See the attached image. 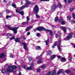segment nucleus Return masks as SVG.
Here are the masks:
<instances>
[{
  "label": "nucleus",
  "instance_id": "f257e3e1",
  "mask_svg": "<svg viewBox=\"0 0 75 75\" xmlns=\"http://www.w3.org/2000/svg\"><path fill=\"white\" fill-rule=\"evenodd\" d=\"M17 68V66L14 65H11L8 66L7 69L8 72H15L16 71L13 70L14 69H16Z\"/></svg>",
  "mask_w": 75,
  "mask_h": 75
},
{
  "label": "nucleus",
  "instance_id": "f03ea898",
  "mask_svg": "<svg viewBox=\"0 0 75 75\" xmlns=\"http://www.w3.org/2000/svg\"><path fill=\"white\" fill-rule=\"evenodd\" d=\"M7 27L10 30H12L13 31L14 33H17V31L16 30H17L19 28L18 27H15L13 28H12L11 27H10V26H9L8 25H6Z\"/></svg>",
  "mask_w": 75,
  "mask_h": 75
},
{
  "label": "nucleus",
  "instance_id": "7ed1b4c3",
  "mask_svg": "<svg viewBox=\"0 0 75 75\" xmlns=\"http://www.w3.org/2000/svg\"><path fill=\"white\" fill-rule=\"evenodd\" d=\"M26 3L23 6L21 7V8L20 9V10H23V8H24L25 7H28V5L30 4V2L28 1V0H26Z\"/></svg>",
  "mask_w": 75,
  "mask_h": 75
},
{
  "label": "nucleus",
  "instance_id": "20e7f679",
  "mask_svg": "<svg viewBox=\"0 0 75 75\" xmlns=\"http://www.w3.org/2000/svg\"><path fill=\"white\" fill-rule=\"evenodd\" d=\"M61 40H59L58 42H56L54 44V46H57V44L58 43H59L57 46V47H58V50H59V51H61Z\"/></svg>",
  "mask_w": 75,
  "mask_h": 75
},
{
  "label": "nucleus",
  "instance_id": "39448f33",
  "mask_svg": "<svg viewBox=\"0 0 75 75\" xmlns=\"http://www.w3.org/2000/svg\"><path fill=\"white\" fill-rule=\"evenodd\" d=\"M73 34V33H69V36H67V38H65L64 39V40H67V39L68 40H70V39L72 38V35Z\"/></svg>",
  "mask_w": 75,
  "mask_h": 75
},
{
  "label": "nucleus",
  "instance_id": "423d86ee",
  "mask_svg": "<svg viewBox=\"0 0 75 75\" xmlns=\"http://www.w3.org/2000/svg\"><path fill=\"white\" fill-rule=\"evenodd\" d=\"M59 21L61 23V24L62 25H65V21L62 18H60V19H59Z\"/></svg>",
  "mask_w": 75,
  "mask_h": 75
},
{
  "label": "nucleus",
  "instance_id": "0eeeda50",
  "mask_svg": "<svg viewBox=\"0 0 75 75\" xmlns=\"http://www.w3.org/2000/svg\"><path fill=\"white\" fill-rule=\"evenodd\" d=\"M44 28L41 27H40L38 28L37 29L34 30V31H36L37 30H38L39 31H41L42 30H44Z\"/></svg>",
  "mask_w": 75,
  "mask_h": 75
},
{
  "label": "nucleus",
  "instance_id": "6e6552de",
  "mask_svg": "<svg viewBox=\"0 0 75 75\" xmlns=\"http://www.w3.org/2000/svg\"><path fill=\"white\" fill-rule=\"evenodd\" d=\"M34 11L36 14L38 13V5H36L35 6Z\"/></svg>",
  "mask_w": 75,
  "mask_h": 75
},
{
  "label": "nucleus",
  "instance_id": "1a4fd4ad",
  "mask_svg": "<svg viewBox=\"0 0 75 75\" xmlns=\"http://www.w3.org/2000/svg\"><path fill=\"white\" fill-rule=\"evenodd\" d=\"M46 33L48 32H50V35L51 36H52L53 35V33L52 32V30L48 29H47L44 28V30Z\"/></svg>",
  "mask_w": 75,
  "mask_h": 75
},
{
  "label": "nucleus",
  "instance_id": "9d476101",
  "mask_svg": "<svg viewBox=\"0 0 75 75\" xmlns=\"http://www.w3.org/2000/svg\"><path fill=\"white\" fill-rule=\"evenodd\" d=\"M22 45H24L23 46V48L25 50H27V49H28V48H27V43H25L23 42L22 43Z\"/></svg>",
  "mask_w": 75,
  "mask_h": 75
},
{
  "label": "nucleus",
  "instance_id": "9b49d317",
  "mask_svg": "<svg viewBox=\"0 0 75 75\" xmlns=\"http://www.w3.org/2000/svg\"><path fill=\"white\" fill-rule=\"evenodd\" d=\"M24 69L26 70H32V67L30 66V67H26L25 66H24Z\"/></svg>",
  "mask_w": 75,
  "mask_h": 75
},
{
  "label": "nucleus",
  "instance_id": "f8f14e48",
  "mask_svg": "<svg viewBox=\"0 0 75 75\" xmlns=\"http://www.w3.org/2000/svg\"><path fill=\"white\" fill-rule=\"evenodd\" d=\"M55 71L53 70L52 72V74H51L50 72H49L48 74H46V75H55Z\"/></svg>",
  "mask_w": 75,
  "mask_h": 75
},
{
  "label": "nucleus",
  "instance_id": "ddd939ff",
  "mask_svg": "<svg viewBox=\"0 0 75 75\" xmlns=\"http://www.w3.org/2000/svg\"><path fill=\"white\" fill-rule=\"evenodd\" d=\"M61 28L62 29L64 33L67 32V28L65 27L62 26L61 27Z\"/></svg>",
  "mask_w": 75,
  "mask_h": 75
},
{
  "label": "nucleus",
  "instance_id": "4468645a",
  "mask_svg": "<svg viewBox=\"0 0 75 75\" xmlns=\"http://www.w3.org/2000/svg\"><path fill=\"white\" fill-rule=\"evenodd\" d=\"M36 59H40V60L38 62V64H40V63H41V62H42V60H41V59L40 58V57H37V58H36Z\"/></svg>",
  "mask_w": 75,
  "mask_h": 75
},
{
  "label": "nucleus",
  "instance_id": "2eb2a0df",
  "mask_svg": "<svg viewBox=\"0 0 75 75\" xmlns=\"http://www.w3.org/2000/svg\"><path fill=\"white\" fill-rule=\"evenodd\" d=\"M33 28V26H30L29 27H27L26 28V31H28L29 30L31 29V28Z\"/></svg>",
  "mask_w": 75,
  "mask_h": 75
},
{
  "label": "nucleus",
  "instance_id": "dca6fc26",
  "mask_svg": "<svg viewBox=\"0 0 75 75\" xmlns=\"http://www.w3.org/2000/svg\"><path fill=\"white\" fill-rule=\"evenodd\" d=\"M5 57V54L4 53H2L1 54H0V58H3Z\"/></svg>",
  "mask_w": 75,
  "mask_h": 75
},
{
  "label": "nucleus",
  "instance_id": "f3484780",
  "mask_svg": "<svg viewBox=\"0 0 75 75\" xmlns=\"http://www.w3.org/2000/svg\"><path fill=\"white\" fill-rule=\"evenodd\" d=\"M60 61L61 62H65L66 61V59L65 58L63 57L60 59Z\"/></svg>",
  "mask_w": 75,
  "mask_h": 75
},
{
  "label": "nucleus",
  "instance_id": "a211bd4d",
  "mask_svg": "<svg viewBox=\"0 0 75 75\" xmlns=\"http://www.w3.org/2000/svg\"><path fill=\"white\" fill-rule=\"evenodd\" d=\"M55 57H56V55L54 54L52 55L50 57L51 60H53Z\"/></svg>",
  "mask_w": 75,
  "mask_h": 75
},
{
  "label": "nucleus",
  "instance_id": "6ab92c4d",
  "mask_svg": "<svg viewBox=\"0 0 75 75\" xmlns=\"http://www.w3.org/2000/svg\"><path fill=\"white\" fill-rule=\"evenodd\" d=\"M57 7V6H56L55 4H54L53 5V6L52 8V10H55L56 8Z\"/></svg>",
  "mask_w": 75,
  "mask_h": 75
},
{
  "label": "nucleus",
  "instance_id": "aec40b11",
  "mask_svg": "<svg viewBox=\"0 0 75 75\" xmlns=\"http://www.w3.org/2000/svg\"><path fill=\"white\" fill-rule=\"evenodd\" d=\"M15 41L16 42H19L20 43V39H18V38H16L15 40Z\"/></svg>",
  "mask_w": 75,
  "mask_h": 75
},
{
  "label": "nucleus",
  "instance_id": "412c9836",
  "mask_svg": "<svg viewBox=\"0 0 75 75\" xmlns=\"http://www.w3.org/2000/svg\"><path fill=\"white\" fill-rule=\"evenodd\" d=\"M64 1L66 3H71V2H72V0H68L67 2L66 0H64Z\"/></svg>",
  "mask_w": 75,
  "mask_h": 75
},
{
  "label": "nucleus",
  "instance_id": "4be33fe9",
  "mask_svg": "<svg viewBox=\"0 0 75 75\" xmlns=\"http://www.w3.org/2000/svg\"><path fill=\"white\" fill-rule=\"evenodd\" d=\"M52 54V52L51 51H49L47 53V55H50Z\"/></svg>",
  "mask_w": 75,
  "mask_h": 75
},
{
  "label": "nucleus",
  "instance_id": "5701e85b",
  "mask_svg": "<svg viewBox=\"0 0 75 75\" xmlns=\"http://www.w3.org/2000/svg\"><path fill=\"white\" fill-rule=\"evenodd\" d=\"M40 68H42L43 69H44V68H45L46 67V66L45 65H43L41 66H40Z\"/></svg>",
  "mask_w": 75,
  "mask_h": 75
},
{
  "label": "nucleus",
  "instance_id": "b1692460",
  "mask_svg": "<svg viewBox=\"0 0 75 75\" xmlns=\"http://www.w3.org/2000/svg\"><path fill=\"white\" fill-rule=\"evenodd\" d=\"M36 48L37 50H40L41 49V47L39 46H36Z\"/></svg>",
  "mask_w": 75,
  "mask_h": 75
},
{
  "label": "nucleus",
  "instance_id": "393cba45",
  "mask_svg": "<svg viewBox=\"0 0 75 75\" xmlns=\"http://www.w3.org/2000/svg\"><path fill=\"white\" fill-rule=\"evenodd\" d=\"M58 7L59 8H61V7H62V5H61V3H58Z\"/></svg>",
  "mask_w": 75,
  "mask_h": 75
},
{
  "label": "nucleus",
  "instance_id": "a878e982",
  "mask_svg": "<svg viewBox=\"0 0 75 75\" xmlns=\"http://www.w3.org/2000/svg\"><path fill=\"white\" fill-rule=\"evenodd\" d=\"M3 73V74H4V73H6V70L4 69H3L1 71Z\"/></svg>",
  "mask_w": 75,
  "mask_h": 75
},
{
  "label": "nucleus",
  "instance_id": "bb28decb",
  "mask_svg": "<svg viewBox=\"0 0 75 75\" xmlns=\"http://www.w3.org/2000/svg\"><path fill=\"white\" fill-rule=\"evenodd\" d=\"M19 14H21L22 16H24V12L23 11H21L19 12Z\"/></svg>",
  "mask_w": 75,
  "mask_h": 75
},
{
  "label": "nucleus",
  "instance_id": "cd10ccee",
  "mask_svg": "<svg viewBox=\"0 0 75 75\" xmlns=\"http://www.w3.org/2000/svg\"><path fill=\"white\" fill-rule=\"evenodd\" d=\"M59 19H60V18H58V17H56L55 18V21H57L58 20L59 21Z\"/></svg>",
  "mask_w": 75,
  "mask_h": 75
},
{
  "label": "nucleus",
  "instance_id": "c85d7f7f",
  "mask_svg": "<svg viewBox=\"0 0 75 75\" xmlns=\"http://www.w3.org/2000/svg\"><path fill=\"white\" fill-rule=\"evenodd\" d=\"M48 42H49V39H47V40L46 41V45H48Z\"/></svg>",
  "mask_w": 75,
  "mask_h": 75
},
{
  "label": "nucleus",
  "instance_id": "c756f323",
  "mask_svg": "<svg viewBox=\"0 0 75 75\" xmlns=\"http://www.w3.org/2000/svg\"><path fill=\"white\" fill-rule=\"evenodd\" d=\"M14 39H15V37L14 36H12L10 40L11 41L12 40H14Z\"/></svg>",
  "mask_w": 75,
  "mask_h": 75
},
{
  "label": "nucleus",
  "instance_id": "7c9ffc66",
  "mask_svg": "<svg viewBox=\"0 0 75 75\" xmlns=\"http://www.w3.org/2000/svg\"><path fill=\"white\" fill-rule=\"evenodd\" d=\"M67 20H71V16H68L67 17Z\"/></svg>",
  "mask_w": 75,
  "mask_h": 75
},
{
  "label": "nucleus",
  "instance_id": "2f4dec72",
  "mask_svg": "<svg viewBox=\"0 0 75 75\" xmlns=\"http://www.w3.org/2000/svg\"><path fill=\"white\" fill-rule=\"evenodd\" d=\"M26 19H27V22H28V21H30V17L28 16H27L26 17Z\"/></svg>",
  "mask_w": 75,
  "mask_h": 75
},
{
  "label": "nucleus",
  "instance_id": "473e14b6",
  "mask_svg": "<svg viewBox=\"0 0 75 75\" xmlns=\"http://www.w3.org/2000/svg\"><path fill=\"white\" fill-rule=\"evenodd\" d=\"M6 11L7 13H11V11L8 10V9H6Z\"/></svg>",
  "mask_w": 75,
  "mask_h": 75
},
{
  "label": "nucleus",
  "instance_id": "72a5a7b5",
  "mask_svg": "<svg viewBox=\"0 0 75 75\" xmlns=\"http://www.w3.org/2000/svg\"><path fill=\"white\" fill-rule=\"evenodd\" d=\"M72 16L74 18V19H75V14H74V13H72Z\"/></svg>",
  "mask_w": 75,
  "mask_h": 75
},
{
  "label": "nucleus",
  "instance_id": "f704fd0d",
  "mask_svg": "<svg viewBox=\"0 0 75 75\" xmlns=\"http://www.w3.org/2000/svg\"><path fill=\"white\" fill-rule=\"evenodd\" d=\"M62 72V71H61L60 70L59 71H58L57 73V75H59V74H60Z\"/></svg>",
  "mask_w": 75,
  "mask_h": 75
},
{
  "label": "nucleus",
  "instance_id": "c9c22d12",
  "mask_svg": "<svg viewBox=\"0 0 75 75\" xmlns=\"http://www.w3.org/2000/svg\"><path fill=\"white\" fill-rule=\"evenodd\" d=\"M12 6L13 7H14V8H16V4H12Z\"/></svg>",
  "mask_w": 75,
  "mask_h": 75
},
{
  "label": "nucleus",
  "instance_id": "e433bc0d",
  "mask_svg": "<svg viewBox=\"0 0 75 75\" xmlns=\"http://www.w3.org/2000/svg\"><path fill=\"white\" fill-rule=\"evenodd\" d=\"M11 17V16L7 15L6 16V18H10Z\"/></svg>",
  "mask_w": 75,
  "mask_h": 75
},
{
  "label": "nucleus",
  "instance_id": "4c0bfd02",
  "mask_svg": "<svg viewBox=\"0 0 75 75\" xmlns=\"http://www.w3.org/2000/svg\"><path fill=\"white\" fill-rule=\"evenodd\" d=\"M22 24H28V22H24L22 23Z\"/></svg>",
  "mask_w": 75,
  "mask_h": 75
},
{
  "label": "nucleus",
  "instance_id": "58836bf2",
  "mask_svg": "<svg viewBox=\"0 0 75 75\" xmlns=\"http://www.w3.org/2000/svg\"><path fill=\"white\" fill-rule=\"evenodd\" d=\"M16 13H19V12H20V10L19 9H17L16 10Z\"/></svg>",
  "mask_w": 75,
  "mask_h": 75
},
{
  "label": "nucleus",
  "instance_id": "ea45409f",
  "mask_svg": "<svg viewBox=\"0 0 75 75\" xmlns=\"http://www.w3.org/2000/svg\"><path fill=\"white\" fill-rule=\"evenodd\" d=\"M40 35H41V34L40 33H38L36 34L37 36V37H40Z\"/></svg>",
  "mask_w": 75,
  "mask_h": 75
},
{
  "label": "nucleus",
  "instance_id": "a19ab883",
  "mask_svg": "<svg viewBox=\"0 0 75 75\" xmlns=\"http://www.w3.org/2000/svg\"><path fill=\"white\" fill-rule=\"evenodd\" d=\"M35 15H36V16L37 18H39V17H40V16H39V15H38V14H35Z\"/></svg>",
  "mask_w": 75,
  "mask_h": 75
},
{
  "label": "nucleus",
  "instance_id": "79ce46f5",
  "mask_svg": "<svg viewBox=\"0 0 75 75\" xmlns=\"http://www.w3.org/2000/svg\"><path fill=\"white\" fill-rule=\"evenodd\" d=\"M71 23L72 24H74V23H75V21L74 20H72L71 21Z\"/></svg>",
  "mask_w": 75,
  "mask_h": 75
},
{
  "label": "nucleus",
  "instance_id": "37998d69",
  "mask_svg": "<svg viewBox=\"0 0 75 75\" xmlns=\"http://www.w3.org/2000/svg\"><path fill=\"white\" fill-rule=\"evenodd\" d=\"M12 35L11 33H8V37H10V36H11Z\"/></svg>",
  "mask_w": 75,
  "mask_h": 75
},
{
  "label": "nucleus",
  "instance_id": "c03bdc74",
  "mask_svg": "<svg viewBox=\"0 0 75 75\" xmlns=\"http://www.w3.org/2000/svg\"><path fill=\"white\" fill-rule=\"evenodd\" d=\"M29 60L30 61H31V60H32V59L31 58V57H29Z\"/></svg>",
  "mask_w": 75,
  "mask_h": 75
},
{
  "label": "nucleus",
  "instance_id": "a18cd8bd",
  "mask_svg": "<svg viewBox=\"0 0 75 75\" xmlns=\"http://www.w3.org/2000/svg\"><path fill=\"white\" fill-rule=\"evenodd\" d=\"M65 72H66V73H69V72H70V71L67 70L65 71Z\"/></svg>",
  "mask_w": 75,
  "mask_h": 75
},
{
  "label": "nucleus",
  "instance_id": "49530a36",
  "mask_svg": "<svg viewBox=\"0 0 75 75\" xmlns=\"http://www.w3.org/2000/svg\"><path fill=\"white\" fill-rule=\"evenodd\" d=\"M69 61H72V57H69Z\"/></svg>",
  "mask_w": 75,
  "mask_h": 75
},
{
  "label": "nucleus",
  "instance_id": "de8ad7c7",
  "mask_svg": "<svg viewBox=\"0 0 75 75\" xmlns=\"http://www.w3.org/2000/svg\"><path fill=\"white\" fill-rule=\"evenodd\" d=\"M74 10V8H71L70 9V11H72Z\"/></svg>",
  "mask_w": 75,
  "mask_h": 75
},
{
  "label": "nucleus",
  "instance_id": "09e8293b",
  "mask_svg": "<svg viewBox=\"0 0 75 75\" xmlns=\"http://www.w3.org/2000/svg\"><path fill=\"white\" fill-rule=\"evenodd\" d=\"M69 57H71V56H72V54H71V53H69Z\"/></svg>",
  "mask_w": 75,
  "mask_h": 75
},
{
  "label": "nucleus",
  "instance_id": "8fccbe9b",
  "mask_svg": "<svg viewBox=\"0 0 75 75\" xmlns=\"http://www.w3.org/2000/svg\"><path fill=\"white\" fill-rule=\"evenodd\" d=\"M30 32H28L27 33V35L28 36L29 35H30Z\"/></svg>",
  "mask_w": 75,
  "mask_h": 75
},
{
  "label": "nucleus",
  "instance_id": "3c124183",
  "mask_svg": "<svg viewBox=\"0 0 75 75\" xmlns=\"http://www.w3.org/2000/svg\"><path fill=\"white\" fill-rule=\"evenodd\" d=\"M56 38H58V34H56L55 35Z\"/></svg>",
  "mask_w": 75,
  "mask_h": 75
},
{
  "label": "nucleus",
  "instance_id": "603ef678",
  "mask_svg": "<svg viewBox=\"0 0 75 75\" xmlns=\"http://www.w3.org/2000/svg\"><path fill=\"white\" fill-rule=\"evenodd\" d=\"M10 16H11V17L12 16L14 17V16H15V15H14V14H12L11 15H10Z\"/></svg>",
  "mask_w": 75,
  "mask_h": 75
},
{
  "label": "nucleus",
  "instance_id": "864d4df0",
  "mask_svg": "<svg viewBox=\"0 0 75 75\" xmlns=\"http://www.w3.org/2000/svg\"><path fill=\"white\" fill-rule=\"evenodd\" d=\"M40 69H38L37 70V72H40Z\"/></svg>",
  "mask_w": 75,
  "mask_h": 75
},
{
  "label": "nucleus",
  "instance_id": "5fc2aeb1",
  "mask_svg": "<svg viewBox=\"0 0 75 75\" xmlns=\"http://www.w3.org/2000/svg\"><path fill=\"white\" fill-rule=\"evenodd\" d=\"M57 58H59V59H60V58H61V56H60L59 55H58L57 56Z\"/></svg>",
  "mask_w": 75,
  "mask_h": 75
},
{
  "label": "nucleus",
  "instance_id": "6e6d98bb",
  "mask_svg": "<svg viewBox=\"0 0 75 75\" xmlns=\"http://www.w3.org/2000/svg\"><path fill=\"white\" fill-rule=\"evenodd\" d=\"M23 39L24 40L26 39V38H25V36H23Z\"/></svg>",
  "mask_w": 75,
  "mask_h": 75
},
{
  "label": "nucleus",
  "instance_id": "4d7b16f0",
  "mask_svg": "<svg viewBox=\"0 0 75 75\" xmlns=\"http://www.w3.org/2000/svg\"><path fill=\"white\" fill-rule=\"evenodd\" d=\"M55 46H54V45L52 46V48H55Z\"/></svg>",
  "mask_w": 75,
  "mask_h": 75
},
{
  "label": "nucleus",
  "instance_id": "13d9d810",
  "mask_svg": "<svg viewBox=\"0 0 75 75\" xmlns=\"http://www.w3.org/2000/svg\"><path fill=\"white\" fill-rule=\"evenodd\" d=\"M10 57L11 58H13V55H10Z\"/></svg>",
  "mask_w": 75,
  "mask_h": 75
},
{
  "label": "nucleus",
  "instance_id": "bf43d9fd",
  "mask_svg": "<svg viewBox=\"0 0 75 75\" xmlns=\"http://www.w3.org/2000/svg\"><path fill=\"white\" fill-rule=\"evenodd\" d=\"M30 65L32 67H34V64H33L31 63Z\"/></svg>",
  "mask_w": 75,
  "mask_h": 75
},
{
  "label": "nucleus",
  "instance_id": "052dcab7",
  "mask_svg": "<svg viewBox=\"0 0 75 75\" xmlns=\"http://www.w3.org/2000/svg\"><path fill=\"white\" fill-rule=\"evenodd\" d=\"M4 21V22H5V23H6V19H3Z\"/></svg>",
  "mask_w": 75,
  "mask_h": 75
},
{
  "label": "nucleus",
  "instance_id": "680f3d73",
  "mask_svg": "<svg viewBox=\"0 0 75 75\" xmlns=\"http://www.w3.org/2000/svg\"><path fill=\"white\" fill-rule=\"evenodd\" d=\"M22 38V37L21 36L19 38V40H20V39H21Z\"/></svg>",
  "mask_w": 75,
  "mask_h": 75
},
{
  "label": "nucleus",
  "instance_id": "e2e57ef3",
  "mask_svg": "<svg viewBox=\"0 0 75 75\" xmlns=\"http://www.w3.org/2000/svg\"><path fill=\"white\" fill-rule=\"evenodd\" d=\"M18 68H20V67H21V66H20V65H18Z\"/></svg>",
  "mask_w": 75,
  "mask_h": 75
},
{
  "label": "nucleus",
  "instance_id": "0e129e2a",
  "mask_svg": "<svg viewBox=\"0 0 75 75\" xmlns=\"http://www.w3.org/2000/svg\"><path fill=\"white\" fill-rule=\"evenodd\" d=\"M50 0H45V1H49Z\"/></svg>",
  "mask_w": 75,
  "mask_h": 75
},
{
  "label": "nucleus",
  "instance_id": "69168bd1",
  "mask_svg": "<svg viewBox=\"0 0 75 75\" xmlns=\"http://www.w3.org/2000/svg\"><path fill=\"white\" fill-rule=\"evenodd\" d=\"M40 1H45V0H40Z\"/></svg>",
  "mask_w": 75,
  "mask_h": 75
},
{
  "label": "nucleus",
  "instance_id": "338daca9",
  "mask_svg": "<svg viewBox=\"0 0 75 75\" xmlns=\"http://www.w3.org/2000/svg\"><path fill=\"white\" fill-rule=\"evenodd\" d=\"M15 64H17V62H15Z\"/></svg>",
  "mask_w": 75,
  "mask_h": 75
},
{
  "label": "nucleus",
  "instance_id": "774afa93",
  "mask_svg": "<svg viewBox=\"0 0 75 75\" xmlns=\"http://www.w3.org/2000/svg\"><path fill=\"white\" fill-rule=\"evenodd\" d=\"M74 48H75V45H74Z\"/></svg>",
  "mask_w": 75,
  "mask_h": 75
}]
</instances>
